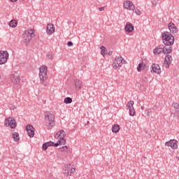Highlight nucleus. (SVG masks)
<instances>
[{"label":"nucleus","mask_w":179,"mask_h":179,"mask_svg":"<svg viewBox=\"0 0 179 179\" xmlns=\"http://www.w3.org/2000/svg\"><path fill=\"white\" fill-rule=\"evenodd\" d=\"M164 51V48L157 47L153 50V53L155 55H157L159 54H161V52H163Z\"/></svg>","instance_id":"412c9836"},{"label":"nucleus","mask_w":179,"mask_h":179,"mask_svg":"<svg viewBox=\"0 0 179 179\" xmlns=\"http://www.w3.org/2000/svg\"><path fill=\"white\" fill-rule=\"evenodd\" d=\"M10 2H16V1H17V0H10Z\"/></svg>","instance_id":"a18cd8bd"},{"label":"nucleus","mask_w":179,"mask_h":179,"mask_svg":"<svg viewBox=\"0 0 179 179\" xmlns=\"http://www.w3.org/2000/svg\"><path fill=\"white\" fill-rule=\"evenodd\" d=\"M11 83L14 86H17L20 83V76L17 73H13L10 76Z\"/></svg>","instance_id":"6e6552de"},{"label":"nucleus","mask_w":179,"mask_h":179,"mask_svg":"<svg viewBox=\"0 0 179 179\" xmlns=\"http://www.w3.org/2000/svg\"><path fill=\"white\" fill-rule=\"evenodd\" d=\"M134 24H132L130 22L126 23L124 30L125 31H127V33H132V31H134Z\"/></svg>","instance_id":"dca6fc26"},{"label":"nucleus","mask_w":179,"mask_h":179,"mask_svg":"<svg viewBox=\"0 0 179 179\" xmlns=\"http://www.w3.org/2000/svg\"><path fill=\"white\" fill-rule=\"evenodd\" d=\"M178 142L176 140H170L165 143V146H170L172 149H177L178 148V145H177Z\"/></svg>","instance_id":"9b49d317"},{"label":"nucleus","mask_w":179,"mask_h":179,"mask_svg":"<svg viewBox=\"0 0 179 179\" xmlns=\"http://www.w3.org/2000/svg\"><path fill=\"white\" fill-rule=\"evenodd\" d=\"M42 149L43 150H46L47 149H48V144H46V143L43 144Z\"/></svg>","instance_id":"473e14b6"},{"label":"nucleus","mask_w":179,"mask_h":179,"mask_svg":"<svg viewBox=\"0 0 179 179\" xmlns=\"http://www.w3.org/2000/svg\"><path fill=\"white\" fill-rule=\"evenodd\" d=\"M108 55H113V51H110L108 52Z\"/></svg>","instance_id":"37998d69"},{"label":"nucleus","mask_w":179,"mask_h":179,"mask_svg":"<svg viewBox=\"0 0 179 179\" xmlns=\"http://www.w3.org/2000/svg\"><path fill=\"white\" fill-rule=\"evenodd\" d=\"M59 150H61V152H66V153L69 152V149L68 148V146H63L59 149Z\"/></svg>","instance_id":"c85d7f7f"},{"label":"nucleus","mask_w":179,"mask_h":179,"mask_svg":"<svg viewBox=\"0 0 179 179\" xmlns=\"http://www.w3.org/2000/svg\"><path fill=\"white\" fill-rule=\"evenodd\" d=\"M64 174L66 176H72L73 173H75V168L71 164L66 165L64 169Z\"/></svg>","instance_id":"1a4fd4ad"},{"label":"nucleus","mask_w":179,"mask_h":179,"mask_svg":"<svg viewBox=\"0 0 179 179\" xmlns=\"http://www.w3.org/2000/svg\"><path fill=\"white\" fill-rule=\"evenodd\" d=\"M0 79H1V76H0Z\"/></svg>","instance_id":"09e8293b"},{"label":"nucleus","mask_w":179,"mask_h":179,"mask_svg":"<svg viewBox=\"0 0 179 179\" xmlns=\"http://www.w3.org/2000/svg\"><path fill=\"white\" fill-rule=\"evenodd\" d=\"M124 62H125V60H124V58H122V57H116L113 64V69H120V66H122V65H124Z\"/></svg>","instance_id":"423d86ee"},{"label":"nucleus","mask_w":179,"mask_h":179,"mask_svg":"<svg viewBox=\"0 0 179 179\" xmlns=\"http://www.w3.org/2000/svg\"><path fill=\"white\" fill-rule=\"evenodd\" d=\"M105 7H100L99 8V10H100V12H103V10H104Z\"/></svg>","instance_id":"ea45409f"},{"label":"nucleus","mask_w":179,"mask_h":179,"mask_svg":"<svg viewBox=\"0 0 179 179\" xmlns=\"http://www.w3.org/2000/svg\"><path fill=\"white\" fill-rule=\"evenodd\" d=\"M48 68L46 66H41L39 68V78L40 82L43 86L47 87L50 85L48 83Z\"/></svg>","instance_id":"f257e3e1"},{"label":"nucleus","mask_w":179,"mask_h":179,"mask_svg":"<svg viewBox=\"0 0 179 179\" xmlns=\"http://www.w3.org/2000/svg\"><path fill=\"white\" fill-rule=\"evenodd\" d=\"M124 8L128 10H134L135 9V6L132 1H126L124 2Z\"/></svg>","instance_id":"9d476101"},{"label":"nucleus","mask_w":179,"mask_h":179,"mask_svg":"<svg viewBox=\"0 0 179 179\" xmlns=\"http://www.w3.org/2000/svg\"><path fill=\"white\" fill-rule=\"evenodd\" d=\"M172 107L175 108L176 110V113L177 114V115H179V103L177 102H175L172 104Z\"/></svg>","instance_id":"393cba45"},{"label":"nucleus","mask_w":179,"mask_h":179,"mask_svg":"<svg viewBox=\"0 0 179 179\" xmlns=\"http://www.w3.org/2000/svg\"><path fill=\"white\" fill-rule=\"evenodd\" d=\"M55 115L51 113H46L45 114V121L48 127V129H51L55 125Z\"/></svg>","instance_id":"f03ea898"},{"label":"nucleus","mask_w":179,"mask_h":179,"mask_svg":"<svg viewBox=\"0 0 179 179\" xmlns=\"http://www.w3.org/2000/svg\"><path fill=\"white\" fill-rule=\"evenodd\" d=\"M74 86L76 90H80L83 87V83L78 79L74 80Z\"/></svg>","instance_id":"a211bd4d"},{"label":"nucleus","mask_w":179,"mask_h":179,"mask_svg":"<svg viewBox=\"0 0 179 179\" xmlns=\"http://www.w3.org/2000/svg\"><path fill=\"white\" fill-rule=\"evenodd\" d=\"M101 51L102 50H106V47H104V46H101Z\"/></svg>","instance_id":"79ce46f5"},{"label":"nucleus","mask_w":179,"mask_h":179,"mask_svg":"<svg viewBox=\"0 0 179 179\" xmlns=\"http://www.w3.org/2000/svg\"><path fill=\"white\" fill-rule=\"evenodd\" d=\"M168 27H169L171 33H172V34H176V33H177L178 31V29L177 28L176 24L173 22H170L168 25Z\"/></svg>","instance_id":"4468645a"},{"label":"nucleus","mask_w":179,"mask_h":179,"mask_svg":"<svg viewBox=\"0 0 179 179\" xmlns=\"http://www.w3.org/2000/svg\"><path fill=\"white\" fill-rule=\"evenodd\" d=\"M89 124H90V122L87 121V125H89Z\"/></svg>","instance_id":"49530a36"},{"label":"nucleus","mask_w":179,"mask_h":179,"mask_svg":"<svg viewBox=\"0 0 179 179\" xmlns=\"http://www.w3.org/2000/svg\"><path fill=\"white\" fill-rule=\"evenodd\" d=\"M157 47H159V48H163V45H159V46H157Z\"/></svg>","instance_id":"c03bdc74"},{"label":"nucleus","mask_w":179,"mask_h":179,"mask_svg":"<svg viewBox=\"0 0 179 179\" xmlns=\"http://www.w3.org/2000/svg\"><path fill=\"white\" fill-rule=\"evenodd\" d=\"M64 103H65V104H71V103H72V98H71V97L65 98Z\"/></svg>","instance_id":"cd10ccee"},{"label":"nucleus","mask_w":179,"mask_h":179,"mask_svg":"<svg viewBox=\"0 0 179 179\" xmlns=\"http://www.w3.org/2000/svg\"><path fill=\"white\" fill-rule=\"evenodd\" d=\"M101 54L104 57V55H106V50H101Z\"/></svg>","instance_id":"a19ab883"},{"label":"nucleus","mask_w":179,"mask_h":179,"mask_svg":"<svg viewBox=\"0 0 179 179\" xmlns=\"http://www.w3.org/2000/svg\"><path fill=\"white\" fill-rule=\"evenodd\" d=\"M134 101H130L127 103V107L129 108V110H131L134 108Z\"/></svg>","instance_id":"bb28decb"},{"label":"nucleus","mask_w":179,"mask_h":179,"mask_svg":"<svg viewBox=\"0 0 179 179\" xmlns=\"http://www.w3.org/2000/svg\"><path fill=\"white\" fill-rule=\"evenodd\" d=\"M4 125L10 127L11 129L16 128V120L13 117H8L5 119Z\"/></svg>","instance_id":"0eeeda50"},{"label":"nucleus","mask_w":179,"mask_h":179,"mask_svg":"<svg viewBox=\"0 0 179 179\" xmlns=\"http://www.w3.org/2000/svg\"><path fill=\"white\" fill-rule=\"evenodd\" d=\"M145 113L148 117H150V113H152V110L151 109H147L145 110Z\"/></svg>","instance_id":"2f4dec72"},{"label":"nucleus","mask_w":179,"mask_h":179,"mask_svg":"<svg viewBox=\"0 0 179 179\" xmlns=\"http://www.w3.org/2000/svg\"><path fill=\"white\" fill-rule=\"evenodd\" d=\"M34 36V29H31L26 30L23 36V42L24 43V44L29 45L30 43V41H31V38H33Z\"/></svg>","instance_id":"20e7f679"},{"label":"nucleus","mask_w":179,"mask_h":179,"mask_svg":"<svg viewBox=\"0 0 179 179\" xmlns=\"http://www.w3.org/2000/svg\"><path fill=\"white\" fill-rule=\"evenodd\" d=\"M143 108H144L143 106H142V107H141V110H143Z\"/></svg>","instance_id":"de8ad7c7"},{"label":"nucleus","mask_w":179,"mask_h":179,"mask_svg":"<svg viewBox=\"0 0 179 179\" xmlns=\"http://www.w3.org/2000/svg\"><path fill=\"white\" fill-rule=\"evenodd\" d=\"M173 59V57H171V55H166L164 59V64L166 66V68H170V64H171V60Z\"/></svg>","instance_id":"6ab92c4d"},{"label":"nucleus","mask_w":179,"mask_h":179,"mask_svg":"<svg viewBox=\"0 0 179 179\" xmlns=\"http://www.w3.org/2000/svg\"><path fill=\"white\" fill-rule=\"evenodd\" d=\"M129 115H131V117H134V115H135V114H136V113L135 112V109H134V108H131V109H129Z\"/></svg>","instance_id":"c756f323"},{"label":"nucleus","mask_w":179,"mask_h":179,"mask_svg":"<svg viewBox=\"0 0 179 179\" xmlns=\"http://www.w3.org/2000/svg\"><path fill=\"white\" fill-rule=\"evenodd\" d=\"M46 144L48 145V147L50 148V146H52V145H54V142L49 141V142H47Z\"/></svg>","instance_id":"f704fd0d"},{"label":"nucleus","mask_w":179,"mask_h":179,"mask_svg":"<svg viewBox=\"0 0 179 179\" xmlns=\"http://www.w3.org/2000/svg\"><path fill=\"white\" fill-rule=\"evenodd\" d=\"M59 141H58L57 143H53L52 146H54L55 148H58V146H59Z\"/></svg>","instance_id":"c9c22d12"},{"label":"nucleus","mask_w":179,"mask_h":179,"mask_svg":"<svg viewBox=\"0 0 179 179\" xmlns=\"http://www.w3.org/2000/svg\"><path fill=\"white\" fill-rule=\"evenodd\" d=\"M54 31H55V27H54V24H48L46 27V34L48 36H51Z\"/></svg>","instance_id":"f8f14e48"},{"label":"nucleus","mask_w":179,"mask_h":179,"mask_svg":"<svg viewBox=\"0 0 179 179\" xmlns=\"http://www.w3.org/2000/svg\"><path fill=\"white\" fill-rule=\"evenodd\" d=\"M162 40L164 45H173L174 44V36L168 31L162 33Z\"/></svg>","instance_id":"7ed1b4c3"},{"label":"nucleus","mask_w":179,"mask_h":179,"mask_svg":"<svg viewBox=\"0 0 179 179\" xmlns=\"http://www.w3.org/2000/svg\"><path fill=\"white\" fill-rule=\"evenodd\" d=\"M13 138L15 142H18V141H20V137L19 136V133L17 132L13 133Z\"/></svg>","instance_id":"b1692460"},{"label":"nucleus","mask_w":179,"mask_h":179,"mask_svg":"<svg viewBox=\"0 0 179 179\" xmlns=\"http://www.w3.org/2000/svg\"><path fill=\"white\" fill-rule=\"evenodd\" d=\"M157 2H159V0H153L152 1V5L154 6H156V5H157Z\"/></svg>","instance_id":"e433bc0d"},{"label":"nucleus","mask_w":179,"mask_h":179,"mask_svg":"<svg viewBox=\"0 0 179 179\" xmlns=\"http://www.w3.org/2000/svg\"><path fill=\"white\" fill-rule=\"evenodd\" d=\"M120 125L118 124H114L112 127V132L117 134V132H118L120 131Z\"/></svg>","instance_id":"a878e982"},{"label":"nucleus","mask_w":179,"mask_h":179,"mask_svg":"<svg viewBox=\"0 0 179 179\" xmlns=\"http://www.w3.org/2000/svg\"><path fill=\"white\" fill-rule=\"evenodd\" d=\"M10 27H12L13 29H15L16 26H17V21L16 20H12L9 22Z\"/></svg>","instance_id":"4be33fe9"},{"label":"nucleus","mask_w":179,"mask_h":179,"mask_svg":"<svg viewBox=\"0 0 179 179\" xmlns=\"http://www.w3.org/2000/svg\"><path fill=\"white\" fill-rule=\"evenodd\" d=\"M65 136H66V133H65V131L64 130H59L55 135V138H59V139H64L65 138Z\"/></svg>","instance_id":"2eb2a0df"},{"label":"nucleus","mask_w":179,"mask_h":179,"mask_svg":"<svg viewBox=\"0 0 179 179\" xmlns=\"http://www.w3.org/2000/svg\"><path fill=\"white\" fill-rule=\"evenodd\" d=\"M145 68H146V64H143V62L139 63L137 66V71L138 72H141V71L145 69Z\"/></svg>","instance_id":"5701e85b"},{"label":"nucleus","mask_w":179,"mask_h":179,"mask_svg":"<svg viewBox=\"0 0 179 179\" xmlns=\"http://www.w3.org/2000/svg\"><path fill=\"white\" fill-rule=\"evenodd\" d=\"M172 52L173 48L171 45H165V46L164 47L163 54H171Z\"/></svg>","instance_id":"aec40b11"},{"label":"nucleus","mask_w":179,"mask_h":179,"mask_svg":"<svg viewBox=\"0 0 179 179\" xmlns=\"http://www.w3.org/2000/svg\"><path fill=\"white\" fill-rule=\"evenodd\" d=\"M47 58H48V59H52L54 57L52 55H47Z\"/></svg>","instance_id":"4c0bfd02"},{"label":"nucleus","mask_w":179,"mask_h":179,"mask_svg":"<svg viewBox=\"0 0 179 179\" xmlns=\"http://www.w3.org/2000/svg\"><path fill=\"white\" fill-rule=\"evenodd\" d=\"M9 59V53L6 50H1L0 51V65H3V64H6L8 62V59Z\"/></svg>","instance_id":"39448f33"},{"label":"nucleus","mask_w":179,"mask_h":179,"mask_svg":"<svg viewBox=\"0 0 179 179\" xmlns=\"http://www.w3.org/2000/svg\"><path fill=\"white\" fill-rule=\"evenodd\" d=\"M134 10L135 13L137 14V15H141V10H140L139 9H138V8H136V9H135V7H134Z\"/></svg>","instance_id":"72a5a7b5"},{"label":"nucleus","mask_w":179,"mask_h":179,"mask_svg":"<svg viewBox=\"0 0 179 179\" xmlns=\"http://www.w3.org/2000/svg\"><path fill=\"white\" fill-rule=\"evenodd\" d=\"M151 72H154L155 73H160L162 70L160 69V66L159 64H153L151 67Z\"/></svg>","instance_id":"f3484780"},{"label":"nucleus","mask_w":179,"mask_h":179,"mask_svg":"<svg viewBox=\"0 0 179 179\" xmlns=\"http://www.w3.org/2000/svg\"><path fill=\"white\" fill-rule=\"evenodd\" d=\"M67 45L68 47H71V45H73V43H72V41H69L67 43Z\"/></svg>","instance_id":"58836bf2"},{"label":"nucleus","mask_w":179,"mask_h":179,"mask_svg":"<svg viewBox=\"0 0 179 179\" xmlns=\"http://www.w3.org/2000/svg\"><path fill=\"white\" fill-rule=\"evenodd\" d=\"M27 131L29 138H33L34 136V127L31 124H28L27 126Z\"/></svg>","instance_id":"ddd939ff"},{"label":"nucleus","mask_w":179,"mask_h":179,"mask_svg":"<svg viewBox=\"0 0 179 179\" xmlns=\"http://www.w3.org/2000/svg\"><path fill=\"white\" fill-rule=\"evenodd\" d=\"M59 143L60 145H65V143H66V140H65V138H59Z\"/></svg>","instance_id":"7c9ffc66"}]
</instances>
